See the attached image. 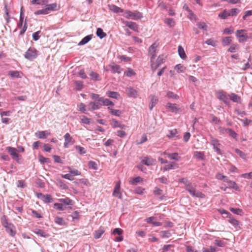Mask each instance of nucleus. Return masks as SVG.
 <instances>
[{"mask_svg":"<svg viewBox=\"0 0 252 252\" xmlns=\"http://www.w3.org/2000/svg\"><path fill=\"white\" fill-rule=\"evenodd\" d=\"M88 110L89 111L98 110V107L97 105L95 104V102H90L88 104Z\"/></svg>","mask_w":252,"mask_h":252,"instance_id":"33","label":"nucleus"},{"mask_svg":"<svg viewBox=\"0 0 252 252\" xmlns=\"http://www.w3.org/2000/svg\"><path fill=\"white\" fill-rule=\"evenodd\" d=\"M91 97L93 100L97 101H100V98H102V97H100L98 94H91Z\"/></svg>","mask_w":252,"mask_h":252,"instance_id":"62","label":"nucleus"},{"mask_svg":"<svg viewBox=\"0 0 252 252\" xmlns=\"http://www.w3.org/2000/svg\"><path fill=\"white\" fill-rule=\"evenodd\" d=\"M167 95L169 98H174V99H178L179 96L174 93L172 92H168L167 93Z\"/></svg>","mask_w":252,"mask_h":252,"instance_id":"60","label":"nucleus"},{"mask_svg":"<svg viewBox=\"0 0 252 252\" xmlns=\"http://www.w3.org/2000/svg\"><path fill=\"white\" fill-rule=\"evenodd\" d=\"M96 34L100 39H102L106 36V33L100 28L97 29Z\"/></svg>","mask_w":252,"mask_h":252,"instance_id":"30","label":"nucleus"},{"mask_svg":"<svg viewBox=\"0 0 252 252\" xmlns=\"http://www.w3.org/2000/svg\"><path fill=\"white\" fill-rule=\"evenodd\" d=\"M205 43L209 45H211L213 47H215L217 45V41L214 40L212 38L207 39Z\"/></svg>","mask_w":252,"mask_h":252,"instance_id":"52","label":"nucleus"},{"mask_svg":"<svg viewBox=\"0 0 252 252\" xmlns=\"http://www.w3.org/2000/svg\"><path fill=\"white\" fill-rule=\"evenodd\" d=\"M120 189L121 183L120 181H118L116 183L115 186L114 191L113 192V195L115 197H117L120 199H121L122 197V195L120 192Z\"/></svg>","mask_w":252,"mask_h":252,"instance_id":"9","label":"nucleus"},{"mask_svg":"<svg viewBox=\"0 0 252 252\" xmlns=\"http://www.w3.org/2000/svg\"><path fill=\"white\" fill-rule=\"evenodd\" d=\"M100 102H102V104L104 106H113L114 105V103L112 101L103 97L102 98H100Z\"/></svg>","mask_w":252,"mask_h":252,"instance_id":"26","label":"nucleus"},{"mask_svg":"<svg viewBox=\"0 0 252 252\" xmlns=\"http://www.w3.org/2000/svg\"><path fill=\"white\" fill-rule=\"evenodd\" d=\"M8 75L12 78H21L20 72L18 71H10Z\"/></svg>","mask_w":252,"mask_h":252,"instance_id":"36","label":"nucleus"},{"mask_svg":"<svg viewBox=\"0 0 252 252\" xmlns=\"http://www.w3.org/2000/svg\"><path fill=\"white\" fill-rule=\"evenodd\" d=\"M106 94L109 97L117 99H118L120 96L118 93L113 91H108Z\"/></svg>","mask_w":252,"mask_h":252,"instance_id":"22","label":"nucleus"},{"mask_svg":"<svg viewBox=\"0 0 252 252\" xmlns=\"http://www.w3.org/2000/svg\"><path fill=\"white\" fill-rule=\"evenodd\" d=\"M164 22L166 24L170 27H173L175 25V21L172 18H167L164 20Z\"/></svg>","mask_w":252,"mask_h":252,"instance_id":"44","label":"nucleus"},{"mask_svg":"<svg viewBox=\"0 0 252 252\" xmlns=\"http://www.w3.org/2000/svg\"><path fill=\"white\" fill-rule=\"evenodd\" d=\"M24 18V14L23 12H21L20 15V19H19V22L18 24V27L19 28H21L23 26V21Z\"/></svg>","mask_w":252,"mask_h":252,"instance_id":"53","label":"nucleus"},{"mask_svg":"<svg viewBox=\"0 0 252 252\" xmlns=\"http://www.w3.org/2000/svg\"><path fill=\"white\" fill-rule=\"evenodd\" d=\"M167 166L169 170L174 169L178 167V164L175 162H170Z\"/></svg>","mask_w":252,"mask_h":252,"instance_id":"50","label":"nucleus"},{"mask_svg":"<svg viewBox=\"0 0 252 252\" xmlns=\"http://www.w3.org/2000/svg\"><path fill=\"white\" fill-rule=\"evenodd\" d=\"M124 23L126 26L128 27L129 29L134 31H137L138 27L137 24L131 21H126L124 22Z\"/></svg>","mask_w":252,"mask_h":252,"instance_id":"17","label":"nucleus"},{"mask_svg":"<svg viewBox=\"0 0 252 252\" xmlns=\"http://www.w3.org/2000/svg\"><path fill=\"white\" fill-rule=\"evenodd\" d=\"M178 53L181 59H185L186 58L184 49L181 46H178Z\"/></svg>","mask_w":252,"mask_h":252,"instance_id":"34","label":"nucleus"},{"mask_svg":"<svg viewBox=\"0 0 252 252\" xmlns=\"http://www.w3.org/2000/svg\"><path fill=\"white\" fill-rule=\"evenodd\" d=\"M228 185L229 188L235 189L236 190H237L238 189L236 183L233 181L230 180V181L228 182Z\"/></svg>","mask_w":252,"mask_h":252,"instance_id":"61","label":"nucleus"},{"mask_svg":"<svg viewBox=\"0 0 252 252\" xmlns=\"http://www.w3.org/2000/svg\"><path fill=\"white\" fill-rule=\"evenodd\" d=\"M124 16L127 19L134 20L140 19L143 17L141 13L137 11L132 12L130 10H126L124 13Z\"/></svg>","mask_w":252,"mask_h":252,"instance_id":"2","label":"nucleus"},{"mask_svg":"<svg viewBox=\"0 0 252 252\" xmlns=\"http://www.w3.org/2000/svg\"><path fill=\"white\" fill-rule=\"evenodd\" d=\"M198 27L204 31L207 30V26L204 22H199L197 24Z\"/></svg>","mask_w":252,"mask_h":252,"instance_id":"56","label":"nucleus"},{"mask_svg":"<svg viewBox=\"0 0 252 252\" xmlns=\"http://www.w3.org/2000/svg\"><path fill=\"white\" fill-rule=\"evenodd\" d=\"M163 155L167 156L169 159L176 161H178L180 158L178 153H168L165 151Z\"/></svg>","mask_w":252,"mask_h":252,"instance_id":"12","label":"nucleus"},{"mask_svg":"<svg viewBox=\"0 0 252 252\" xmlns=\"http://www.w3.org/2000/svg\"><path fill=\"white\" fill-rule=\"evenodd\" d=\"M174 68L175 70L177 71V72L178 73H183L185 72L186 71V67H184L181 64H177L176 65H175Z\"/></svg>","mask_w":252,"mask_h":252,"instance_id":"28","label":"nucleus"},{"mask_svg":"<svg viewBox=\"0 0 252 252\" xmlns=\"http://www.w3.org/2000/svg\"><path fill=\"white\" fill-rule=\"evenodd\" d=\"M105 229L104 227H100L98 230L95 231L94 233V238L97 239L100 238L102 235L104 233Z\"/></svg>","mask_w":252,"mask_h":252,"instance_id":"19","label":"nucleus"},{"mask_svg":"<svg viewBox=\"0 0 252 252\" xmlns=\"http://www.w3.org/2000/svg\"><path fill=\"white\" fill-rule=\"evenodd\" d=\"M55 222L61 225H63L65 223L63 219L62 218L59 217H56L55 218Z\"/></svg>","mask_w":252,"mask_h":252,"instance_id":"51","label":"nucleus"},{"mask_svg":"<svg viewBox=\"0 0 252 252\" xmlns=\"http://www.w3.org/2000/svg\"><path fill=\"white\" fill-rule=\"evenodd\" d=\"M186 189L189 192L190 194L193 197H196L198 198H205V196L202 192L196 191L194 186L189 183L186 186Z\"/></svg>","mask_w":252,"mask_h":252,"instance_id":"1","label":"nucleus"},{"mask_svg":"<svg viewBox=\"0 0 252 252\" xmlns=\"http://www.w3.org/2000/svg\"><path fill=\"white\" fill-rule=\"evenodd\" d=\"M166 57V56L164 55H159L155 63L152 62L151 67L154 72L163 63Z\"/></svg>","mask_w":252,"mask_h":252,"instance_id":"6","label":"nucleus"},{"mask_svg":"<svg viewBox=\"0 0 252 252\" xmlns=\"http://www.w3.org/2000/svg\"><path fill=\"white\" fill-rule=\"evenodd\" d=\"M5 230L12 237H14L16 235V231L13 224H10V226L6 227Z\"/></svg>","mask_w":252,"mask_h":252,"instance_id":"15","label":"nucleus"},{"mask_svg":"<svg viewBox=\"0 0 252 252\" xmlns=\"http://www.w3.org/2000/svg\"><path fill=\"white\" fill-rule=\"evenodd\" d=\"M229 221L235 227H237L239 225V221L235 219L230 218Z\"/></svg>","mask_w":252,"mask_h":252,"instance_id":"57","label":"nucleus"},{"mask_svg":"<svg viewBox=\"0 0 252 252\" xmlns=\"http://www.w3.org/2000/svg\"><path fill=\"white\" fill-rule=\"evenodd\" d=\"M74 84L75 89L76 90L80 91L83 88L84 85L82 81H75Z\"/></svg>","mask_w":252,"mask_h":252,"instance_id":"35","label":"nucleus"},{"mask_svg":"<svg viewBox=\"0 0 252 252\" xmlns=\"http://www.w3.org/2000/svg\"><path fill=\"white\" fill-rule=\"evenodd\" d=\"M240 10L238 8H232L229 11V13L230 14V16H236Z\"/></svg>","mask_w":252,"mask_h":252,"instance_id":"55","label":"nucleus"},{"mask_svg":"<svg viewBox=\"0 0 252 252\" xmlns=\"http://www.w3.org/2000/svg\"><path fill=\"white\" fill-rule=\"evenodd\" d=\"M194 157L200 160L205 159V157L203 152L196 151L194 153Z\"/></svg>","mask_w":252,"mask_h":252,"instance_id":"31","label":"nucleus"},{"mask_svg":"<svg viewBox=\"0 0 252 252\" xmlns=\"http://www.w3.org/2000/svg\"><path fill=\"white\" fill-rule=\"evenodd\" d=\"M42 200L45 203H50L53 201V198H52L51 195L50 194L44 195Z\"/></svg>","mask_w":252,"mask_h":252,"instance_id":"40","label":"nucleus"},{"mask_svg":"<svg viewBox=\"0 0 252 252\" xmlns=\"http://www.w3.org/2000/svg\"><path fill=\"white\" fill-rule=\"evenodd\" d=\"M78 110L79 111H81L82 112H83L84 114H87V109L86 108V106L85 104H84L83 103H81L78 105Z\"/></svg>","mask_w":252,"mask_h":252,"instance_id":"41","label":"nucleus"},{"mask_svg":"<svg viewBox=\"0 0 252 252\" xmlns=\"http://www.w3.org/2000/svg\"><path fill=\"white\" fill-rule=\"evenodd\" d=\"M158 45L156 43H153L149 49V53L151 56V61L153 62L156 56V51Z\"/></svg>","mask_w":252,"mask_h":252,"instance_id":"8","label":"nucleus"},{"mask_svg":"<svg viewBox=\"0 0 252 252\" xmlns=\"http://www.w3.org/2000/svg\"><path fill=\"white\" fill-rule=\"evenodd\" d=\"M49 134L47 131H40L38 132V137L40 139L45 138L46 136Z\"/></svg>","mask_w":252,"mask_h":252,"instance_id":"49","label":"nucleus"},{"mask_svg":"<svg viewBox=\"0 0 252 252\" xmlns=\"http://www.w3.org/2000/svg\"><path fill=\"white\" fill-rule=\"evenodd\" d=\"M37 56V51L33 47H30L26 52L24 57L26 59L32 61Z\"/></svg>","mask_w":252,"mask_h":252,"instance_id":"3","label":"nucleus"},{"mask_svg":"<svg viewBox=\"0 0 252 252\" xmlns=\"http://www.w3.org/2000/svg\"><path fill=\"white\" fill-rule=\"evenodd\" d=\"M218 98L222 101L225 104L228 105L230 103L229 98V94H228L226 92L223 91H220L217 93Z\"/></svg>","mask_w":252,"mask_h":252,"instance_id":"5","label":"nucleus"},{"mask_svg":"<svg viewBox=\"0 0 252 252\" xmlns=\"http://www.w3.org/2000/svg\"><path fill=\"white\" fill-rule=\"evenodd\" d=\"M228 16H230L229 11H227L226 10H223L222 13L219 14V17L222 19H225Z\"/></svg>","mask_w":252,"mask_h":252,"instance_id":"42","label":"nucleus"},{"mask_svg":"<svg viewBox=\"0 0 252 252\" xmlns=\"http://www.w3.org/2000/svg\"><path fill=\"white\" fill-rule=\"evenodd\" d=\"M158 101V99L157 97L153 96L152 97L151 102L150 103V109L151 110L153 109L154 107L155 106Z\"/></svg>","mask_w":252,"mask_h":252,"instance_id":"32","label":"nucleus"},{"mask_svg":"<svg viewBox=\"0 0 252 252\" xmlns=\"http://www.w3.org/2000/svg\"><path fill=\"white\" fill-rule=\"evenodd\" d=\"M111 68L113 73H121L120 67L119 65L114 64L111 66Z\"/></svg>","mask_w":252,"mask_h":252,"instance_id":"47","label":"nucleus"},{"mask_svg":"<svg viewBox=\"0 0 252 252\" xmlns=\"http://www.w3.org/2000/svg\"><path fill=\"white\" fill-rule=\"evenodd\" d=\"M88 166L90 168H92L94 170H96L97 169V165L94 161H90L88 163Z\"/></svg>","mask_w":252,"mask_h":252,"instance_id":"54","label":"nucleus"},{"mask_svg":"<svg viewBox=\"0 0 252 252\" xmlns=\"http://www.w3.org/2000/svg\"><path fill=\"white\" fill-rule=\"evenodd\" d=\"M48 14V12H47L46 8L37 10L34 12V14L36 15H40V14L46 15V14Z\"/></svg>","mask_w":252,"mask_h":252,"instance_id":"58","label":"nucleus"},{"mask_svg":"<svg viewBox=\"0 0 252 252\" xmlns=\"http://www.w3.org/2000/svg\"><path fill=\"white\" fill-rule=\"evenodd\" d=\"M142 162L147 166H152L156 163V160L154 158L145 157L142 160Z\"/></svg>","mask_w":252,"mask_h":252,"instance_id":"13","label":"nucleus"},{"mask_svg":"<svg viewBox=\"0 0 252 252\" xmlns=\"http://www.w3.org/2000/svg\"><path fill=\"white\" fill-rule=\"evenodd\" d=\"M108 109L110 110V113L113 115L119 117L122 114V112L120 110L114 109L110 108V107H108Z\"/></svg>","mask_w":252,"mask_h":252,"instance_id":"37","label":"nucleus"},{"mask_svg":"<svg viewBox=\"0 0 252 252\" xmlns=\"http://www.w3.org/2000/svg\"><path fill=\"white\" fill-rule=\"evenodd\" d=\"M160 235L162 238H169L171 234L169 231H161L160 232Z\"/></svg>","mask_w":252,"mask_h":252,"instance_id":"46","label":"nucleus"},{"mask_svg":"<svg viewBox=\"0 0 252 252\" xmlns=\"http://www.w3.org/2000/svg\"><path fill=\"white\" fill-rule=\"evenodd\" d=\"M80 119L81 120V122L83 124H87V125H89L90 124V122H91L90 119L87 118L85 116H84V115L81 116L80 117Z\"/></svg>","mask_w":252,"mask_h":252,"instance_id":"43","label":"nucleus"},{"mask_svg":"<svg viewBox=\"0 0 252 252\" xmlns=\"http://www.w3.org/2000/svg\"><path fill=\"white\" fill-rule=\"evenodd\" d=\"M142 181V178L140 177H137L133 178L131 181H130L131 184L136 185L138 183H139Z\"/></svg>","mask_w":252,"mask_h":252,"instance_id":"63","label":"nucleus"},{"mask_svg":"<svg viewBox=\"0 0 252 252\" xmlns=\"http://www.w3.org/2000/svg\"><path fill=\"white\" fill-rule=\"evenodd\" d=\"M231 99L234 102L240 103L241 100V98L237 94H236L234 93H231L229 94V99Z\"/></svg>","mask_w":252,"mask_h":252,"instance_id":"24","label":"nucleus"},{"mask_svg":"<svg viewBox=\"0 0 252 252\" xmlns=\"http://www.w3.org/2000/svg\"><path fill=\"white\" fill-rule=\"evenodd\" d=\"M64 142L63 146L64 148H68L69 145H72L74 143L72 137L69 133H66L64 135Z\"/></svg>","mask_w":252,"mask_h":252,"instance_id":"10","label":"nucleus"},{"mask_svg":"<svg viewBox=\"0 0 252 252\" xmlns=\"http://www.w3.org/2000/svg\"><path fill=\"white\" fill-rule=\"evenodd\" d=\"M1 222L2 226L6 228L7 227L10 226V224H13L12 223L8 221V219L6 216L3 215L1 218Z\"/></svg>","mask_w":252,"mask_h":252,"instance_id":"21","label":"nucleus"},{"mask_svg":"<svg viewBox=\"0 0 252 252\" xmlns=\"http://www.w3.org/2000/svg\"><path fill=\"white\" fill-rule=\"evenodd\" d=\"M246 32L245 30H237L236 32V36L239 38V42H244L248 40L247 34L245 32Z\"/></svg>","mask_w":252,"mask_h":252,"instance_id":"7","label":"nucleus"},{"mask_svg":"<svg viewBox=\"0 0 252 252\" xmlns=\"http://www.w3.org/2000/svg\"><path fill=\"white\" fill-rule=\"evenodd\" d=\"M127 94L130 97H136L137 96V92L131 87L127 88L126 89Z\"/></svg>","mask_w":252,"mask_h":252,"instance_id":"20","label":"nucleus"},{"mask_svg":"<svg viewBox=\"0 0 252 252\" xmlns=\"http://www.w3.org/2000/svg\"><path fill=\"white\" fill-rule=\"evenodd\" d=\"M227 134H228L230 136L237 140V134L233 130L229 128V129L227 130Z\"/></svg>","mask_w":252,"mask_h":252,"instance_id":"45","label":"nucleus"},{"mask_svg":"<svg viewBox=\"0 0 252 252\" xmlns=\"http://www.w3.org/2000/svg\"><path fill=\"white\" fill-rule=\"evenodd\" d=\"M93 35L90 34L84 37L78 43V45H83L87 44L92 38Z\"/></svg>","mask_w":252,"mask_h":252,"instance_id":"23","label":"nucleus"},{"mask_svg":"<svg viewBox=\"0 0 252 252\" xmlns=\"http://www.w3.org/2000/svg\"><path fill=\"white\" fill-rule=\"evenodd\" d=\"M59 201L61 203H63L67 205H72V200L68 197H65L64 198H61L59 199Z\"/></svg>","mask_w":252,"mask_h":252,"instance_id":"27","label":"nucleus"},{"mask_svg":"<svg viewBox=\"0 0 252 252\" xmlns=\"http://www.w3.org/2000/svg\"><path fill=\"white\" fill-rule=\"evenodd\" d=\"M36 235L44 238H47L49 235L41 229H37L34 231Z\"/></svg>","mask_w":252,"mask_h":252,"instance_id":"29","label":"nucleus"},{"mask_svg":"<svg viewBox=\"0 0 252 252\" xmlns=\"http://www.w3.org/2000/svg\"><path fill=\"white\" fill-rule=\"evenodd\" d=\"M45 8L47 12H48V14L51 11H56L59 9V8H58L57 4L56 3L47 4Z\"/></svg>","mask_w":252,"mask_h":252,"instance_id":"18","label":"nucleus"},{"mask_svg":"<svg viewBox=\"0 0 252 252\" xmlns=\"http://www.w3.org/2000/svg\"><path fill=\"white\" fill-rule=\"evenodd\" d=\"M109 9L111 11L116 13L119 12H123L124 11L123 9L114 4L109 5Z\"/></svg>","mask_w":252,"mask_h":252,"instance_id":"25","label":"nucleus"},{"mask_svg":"<svg viewBox=\"0 0 252 252\" xmlns=\"http://www.w3.org/2000/svg\"><path fill=\"white\" fill-rule=\"evenodd\" d=\"M217 249L213 246H210L209 248H203V252H216Z\"/></svg>","mask_w":252,"mask_h":252,"instance_id":"59","label":"nucleus"},{"mask_svg":"<svg viewBox=\"0 0 252 252\" xmlns=\"http://www.w3.org/2000/svg\"><path fill=\"white\" fill-rule=\"evenodd\" d=\"M75 148L78 150V152L81 155L86 153V150L83 147H82L80 146H76Z\"/></svg>","mask_w":252,"mask_h":252,"instance_id":"64","label":"nucleus"},{"mask_svg":"<svg viewBox=\"0 0 252 252\" xmlns=\"http://www.w3.org/2000/svg\"><path fill=\"white\" fill-rule=\"evenodd\" d=\"M178 131L176 129H173L169 130V133L167 134V137L170 139L174 138L175 139H178L179 136L177 135Z\"/></svg>","mask_w":252,"mask_h":252,"instance_id":"16","label":"nucleus"},{"mask_svg":"<svg viewBox=\"0 0 252 252\" xmlns=\"http://www.w3.org/2000/svg\"><path fill=\"white\" fill-rule=\"evenodd\" d=\"M166 106L173 113H177L180 111V108L178 107L176 104L168 103Z\"/></svg>","mask_w":252,"mask_h":252,"instance_id":"14","label":"nucleus"},{"mask_svg":"<svg viewBox=\"0 0 252 252\" xmlns=\"http://www.w3.org/2000/svg\"><path fill=\"white\" fill-rule=\"evenodd\" d=\"M210 140L211 145L213 146V149L214 151L217 153V154L218 155H222V152L219 148L221 145L219 142V141L217 139L215 138L212 136L210 137Z\"/></svg>","mask_w":252,"mask_h":252,"instance_id":"4","label":"nucleus"},{"mask_svg":"<svg viewBox=\"0 0 252 252\" xmlns=\"http://www.w3.org/2000/svg\"><path fill=\"white\" fill-rule=\"evenodd\" d=\"M7 149L8 150V152L12 156V158L18 161L19 154L16 148L11 147H7Z\"/></svg>","mask_w":252,"mask_h":252,"instance_id":"11","label":"nucleus"},{"mask_svg":"<svg viewBox=\"0 0 252 252\" xmlns=\"http://www.w3.org/2000/svg\"><path fill=\"white\" fill-rule=\"evenodd\" d=\"M90 76L91 77L92 79L95 81H99L100 80V78L99 76V75L96 72L91 71L90 73Z\"/></svg>","mask_w":252,"mask_h":252,"instance_id":"39","label":"nucleus"},{"mask_svg":"<svg viewBox=\"0 0 252 252\" xmlns=\"http://www.w3.org/2000/svg\"><path fill=\"white\" fill-rule=\"evenodd\" d=\"M232 41V37L230 36L225 37L222 39V44L225 46L229 44Z\"/></svg>","mask_w":252,"mask_h":252,"instance_id":"38","label":"nucleus"},{"mask_svg":"<svg viewBox=\"0 0 252 252\" xmlns=\"http://www.w3.org/2000/svg\"><path fill=\"white\" fill-rule=\"evenodd\" d=\"M54 207L60 211H63L65 209L66 207L64 206L62 203H55Z\"/></svg>","mask_w":252,"mask_h":252,"instance_id":"48","label":"nucleus"}]
</instances>
